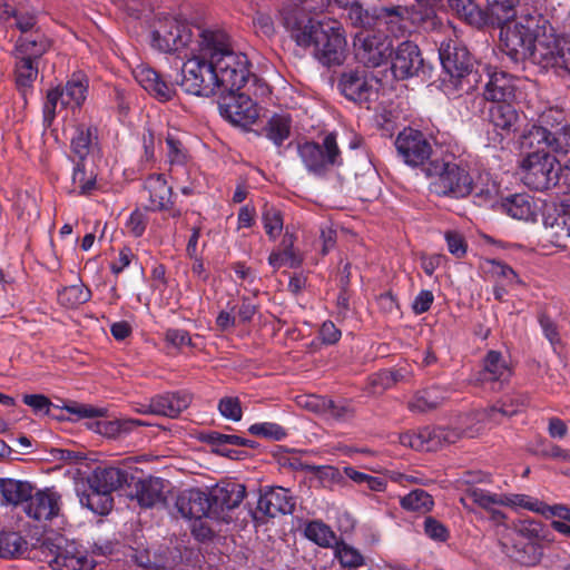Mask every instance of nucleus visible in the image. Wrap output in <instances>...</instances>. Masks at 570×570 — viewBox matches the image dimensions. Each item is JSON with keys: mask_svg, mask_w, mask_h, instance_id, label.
<instances>
[{"mask_svg": "<svg viewBox=\"0 0 570 570\" xmlns=\"http://www.w3.org/2000/svg\"><path fill=\"white\" fill-rule=\"evenodd\" d=\"M472 193H474L480 204L494 209H498V204L502 199L500 198V186L495 180L491 179L488 173L480 174L476 180L473 179Z\"/></svg>", "mask_w": 570, "mask_h": 570, "instance_id": "39", "label": "nucleus"}, {"mask_svg": "<svg viewBox=\"0 0 570 570\" xmlns=\"http://www.w3.org/2000/svg\"><path fill=\"white\" fill-rule=\"evenodd\" d=\"M298 155L306 169L314 175H323L330 167L342 163L334 134L326 135L322 145L313 141L299 145Z\"/></svg>", "mask_w": 570, "mask_h": 570, "instance_id": "10", "label": "nucleus"}, {"mask_svg": "<svg viewBox=\"0 0 570 570\" xmlns=\"http://www.w3.org/2000/svg\"><path fill=\"white\" fill-rule=\"evenodd\" d=\"M199 43L181 57L180 86L187 94L210 97L219 90H237L249 78L246 55L234 50L229 36L222 29L199 35Z\"/></svg>", "mask_w": 570, "mask_h": 570, "instance_id": "1", "label": "nucleus"}, {"mask_svg": "<svg viewBox=\"0 0 570 570\" xmlns=\"http://www.w3.org/2000/svg\"><path fill=\"white\" fill-rule=\"evenodd\" d=\"M513 219L534 220L539 213V206L533 197L525 193L509 195L501 199L498 209Z\"/></svg>", "mask_w": 570, "mask_h": 570, "instance_id": "26", "label": "nucleus"}, {"mask_svg": "<svg viewBox=\"0 0 570 570\" xmlns=\"http://www.w3.org/2000/svg\"><path fill=\"white\" fill-rule=\"evenodd\" d=\"M444 239L449 252L455 257L461 258L466 254L468 245L460 233L455 230H448L444 233Z\"/></svg>", "mask_w": 570, "mask_h": 570, "instance_id": "61", "label": "nucleus"}, {"mask_svg": "<svg viewBox=\"0 0 570 570\" xmlns=\"http://www.w3.org/2000/svg\"><path fill=\"white\" fill-rule=\"evenodd\" d=\"M292 39L298 47L313 48L315 58L325 66H340L346 57L347 40L343 24L333 18H306L293 23L286 19Z\"/></svg>", "mask_w": 570, "mask_h": 570, "instance_id": "3", "label": "nucleus"}, {"mask_svg": "<svg viewBox=\"0 0 570 570\" xmlns=\"http://www.w3.org/2000/svg\"><path fill=\"white\" fill-rule=\"evenodd\" d=\"M264 229L271 239H276L283 230V217L279 210L273 207H265L262 214Z\"/></svg>", "mask_w": 570, "mask_h": 570, "instance_id": "55", "label": "nucleus"}, {"mask_svg": "<svg viewBox=\"0 0 570 570\" xmlns=\"http://www.w3.org/2000/svg\"><path fill=\"white\" fill-rule=\"evenodd\" d=\"M501 507H508L514 511L528 510L538 513L542 509V501L521 493H502Z\"/></svg>", "mask_w": 570, "mask_h": 570, "instance_id": "49", "label": "nucleus"}, {"mask_svg": "<svg viewBox=\"0 0 570 570\" xmlns=\"http://www.w3.org/2000/svg\"><path fill=\"white\" fill-rule=\"evenodd\" d=\"M377 11H368L363 9L360 1L355 2L351 8L347 9L348 19L355 27L371 28L376 26Z\"/></svg>", "mask_w": 570, "mask_h": 570, "instance_id": "54", "label": "nucleus"}, {"mask_svg": "<svg viewBox=\"0 0 570 570\" xmlns=\"http://www.w3.org/2000/svg\"><path fill=\"white\" fill-rule=\"evenodd\" d=\"M145 191L148 194L149 209L163 210L170 204L171 187L163 175L154 174L145 180Z\"/></svg>", "mask_w": 570, "mask_h": 570, "instance_id": "33", "label": "nucleus"}, {"mask_svg": "<svg viewBox=\"0 0 570 570\" xmlns=\"http://www.w3.org/2000/svg\"><path fill=\"white\" fill-rule=\"evenodd\" d=\"M424 175L431 179V190L439 196L462 198L473 190V176L468 163L445 155L429 161L423 168Z\"/></svg>", "mask_w": 570, "mask_h": 570, "instance_id": "4", "label": "nucleus"}, {"mask_svg": "<svg viewBox=\"0 0 570 570\" xmlns=\"http://www.w3.org/2000/svg\"><path fill=\"white\" fill-rule=\"evenodd\" d=\"M488 80L484 85L483 97L493 104L515 101V78L505 71L498 70L490 65L484 66Z\"/></svg>", "mask_w": 570, "mask_h": 570, "instance_id": "17", "label": "nucleus"}, {"mask_svg": "<svg viewBox=\"0 0 570 570\" xmlns=\"http://www.w3.org/2000/svg\"><path fill=\"white\" fill-rule=\"evenodd\" d=\"M343 472L355 484L363 485L370 491L383 492L386 489V482L382 478L360 472L353 466H344Z\"/></svg>", "mask_w": 570, "mask_h": 570, "instance_id": "50", "label": "nucleus"}, {"mask_svg": "<svg viewBox=\"0 0 570 570\" xmlns=\"http://www.w3.org/2000/svg\"><path fill=\"white\" fill-rule=\"evenodd\" d=\"M489 122L502 138L513 135L521 122V116L514 107V101L493 104L489 109Z\"/></svg>", "mask_w": 570, "mask_h": 570, "instance_id": "24", "label": "nucleus"}, {"mask_svg": "<svg viewBox=\"0 0 570 570\" xmlns=\"http://www.w3.org/2000/svg\"><path fill=\"white\" fill-rule=\"evenodd\" d=\"M165 480L161 478L149 476L139 480L136 483V499L139 505L153 508L165 501Z\"/></svg>", "mask_w": 570, "mask_h": 570, "instance_id": "32", "label": "nucleus"}, {"mask_svg": "<svg viewBox=\"0 0 570 570\" xmlns=\"http://www.w3.org/2000/svg\"><path fill=\"white\" fill-rule=\"evenodd\" d=\"M51 46V41L41 33H35L29 37H20L17 40L13 56L28 57L35 61L38 60Z\"/></svg>", "mask_w": 570, "mask_h": 570, "instance_id": "36", "label": "nucleus"}, {"mask_svg": "<svg viewBox=\"0 0 570 570\" xmlns=\"http://www.w3.org/2000/svg\"><path fill=\"white\" fill-rule=\"evenodd\" d=\"M88 78L82 72H75L63 87H56L47 92L43 104V120L48 125L63 110H76L87 99Z\"/></svg>", "mask_w": 570, "mask_h": 570, "instance_id": "8", "label": "nucleus"}, {"mask_svg": "<svg viewBox=\"0 0 570 570\" xmlns=\"http://www.w3.org/2000/svg\"><path fill=\"white\" fill-rule=\"evenodd\" d=\"M257 508L268 517L278 513L291 514L295 508V500L288 489L276 487L259 497Z\"/></svg>", "mask_w": 570, "mask_h": 570, "instance_id": "28", "label": "nucleus"}, {"mask_svg": "<svg viewBox=\"0 0 570 570\" xmlns=\"http://www.w3.org/2000/svg\"><path fill=\"white\" fill-rule=\"evenodd\" d=\"M379 30L385 28L393 37L399 38L407 31L406 20L400 9L381 8L377 11V21L375 26Z\"/></svg>", "mask_w": 570, "mask_h": 570, "instance_id": "40", "label": "nucleus"}, {"mask_svg": "<svg viewBox=\"0 0 570 570\" xmlns=\"http://www.w3.org/2000/svg\"><path fill=\"white\" fill-rule=\"evenodd\" d=\"M306 471L313 473L323 485L337 483L341 480L340 470L331 465L306 466Z\"/></svg>", "mask_w": 570, "mask_h": 570, "instance_id": "60", "label": "nucleus"}, {"mask_svg": "<svg viewBox=\"0 0 570 570\" xmlns=\"http://www.w3.org/2000/svg\"><path fill=\"white\" fill-rule=\"evenodd\" d=\"M213 519L228 521L227 512L237 508L246 495V488L240 483H227L215 487L209 492Z\"/></svg>", "mask_w": 570, "mask_h": 570, "instance_id": "19", "label": "nucleus"}, {"mask_svg": "<svg viewBox=\"0 0 570 570\" xmlns=\"http://www.w3.org/2000/svg\"><path fill=\"white\" fill-rule=\"evenodd\" d=\"M522 148L546 147L554 153H568L570 149V126L561 110L549 108L541 112L538 124L528 128L520 138Z\"/></svg>", "mask_w": 570, "mask_h": 570, "instance_id": "5", "label": "nucleus"}, {"mask_svg": "<svg viewBox=\"0 0 570 570\" xmlns=\"http://www.w3.org/2000/svg\"><path fill=\"white\" fill-rule=\"evenodd\" d=\"M304 535L322 548H332L337 541L335 532L320 520L308 522L304 528Z\"/></svg>", "mask_w": 570, "mask_h": 570, "instance_id": "42", "label": "nucleus"}, {"mask_svg": "<svg viewBox=\"0 0 570 570\" xmlns=\"http://www.w3.org/2000/svg\"><path fill=\"white\" fill-rule=\"evenodd\" d=\"M424 532L430 539L440 542H444L449 537L446 527L432 517L424 520Z\"/></svg>", "mask_w": 570, "mask_h": 570, "instance_id": "64", "label": "nucleus"}, {"mask_svg": "<svg viewBox=\"0 0 570 570\" xmlns=\"http://www.w3.org/2000/svg\"><path fill=\"white\" fill-rule=\"evenodd\" d=\"M400 504L404 510L426 513L433 508L434 502L426 491L416 489L402 497Z\"/></svg>", "mask_w": 570, "mask_h": 570, "instance_id": "45", "label": "nucleus"}, {"mask_svg": "<svg viewBox=\"0 0 570 570\" xmlns=\"http://www.w3.org/2000/svg\"><path fill=\"white\" fill-rule=\"evenodd\" d=\"M282 246V250L271 253L268 264L275 269L283 266H287L289 268L297 267L301 264L302 258L294 249V240L291 234H285Z\"/></svg>", "mask_w": 570, "mask_h": 570, "instance_id": "41", "label": "nucleus"}, {"mask_svg": "<svg viewBox=\"0 0 570 570\" xmlns=\"http://www.w3.org/2000/svg\"><path fill=\"white\" fill-rule=\"evenodd\" d=\"M91 292L81 282L66 286L58 293L59 302L67 307H77L88 302Z\"/></svg>", "mask_w": 570, "mask_h": 570, "instance_id": "48", "label": "nucleus"}, {"mask_svg": "<svg viewBox=\"0 0 570 570\" xmlns=\"http://www.w3.org/2000/svg\"><path fill=\"white\" fill-rule=\"evenodd\" d=\"M14 78L16 86L21 94L22 98L27 100V96L32 91L33 82L38 77V63L37 61L29 59L28 57H14Z\"/></svg>", "mask_w": 570, "mask_h": 570, "instance_id": "35", "label": "nucleus"}, {"mask_svg": "<svg viewBox=\"0 0 570 570\" xmlns=\"http://www.w3.org/2000/svg\"><path fill=\"white\" fill-rule=\"evenodd\" d=\"M422 63L419 47L412 41H403L395 49L391 71L395 79H407L419 72Z\"/></svg>", "mask_w": 570, "mask_h": 570, "instance_id": "21", "label": "nucleus"}, {"mask_svg": "<svg viewBox=\"0 0 570 570\" xmlns=\"http://www.w3.org/2000/svg\"><path fill=\"white\" fill-rule=\"evenodd\" d=\"M439 58L443 70L453 79H461L471 71L472 58L458 40L442 41Z\"/></svg>", "mask_w": 570, "mask_h": 570, "instance_id": "16", "label": "nucleus"}, {"mask_svg": "<svg viewBox=\"0 0 570 570\" xmlns=\"http://www.w3.org/2000/svg\"><path fill=\"white\" fill-rule=\"evenodd\" d=\"M248 432L256 436H262L275 441H281L286 436L283 426L274 422L255 423L248 428Z\"/></svg>", "mask_w": 570, "mask_h": 570, "instance_id": "56", "label": "nucleus"}, {"mask_svg": "<svg viewBox=\"0 0 570 570\" xmlns=\"http://www.w3.org/2000/svg\"><path fill=\"white\" fill-rule=\"evenodd\" d=\"M33 557L47 562L52 570H90L94 562L86 551L61 535L43 540L33 549Z\"/></svg>", "mask_w": 570, "mask_h": 570, "instance_id": "7", "label": "nucleus"}, {"mask_svg": "<svg viewBox=\"0 0 570 570\" xmlns=\"http://www.w3.org/2000/svg\"><path fill=\"white\" fill-rule=\"evenodd\" d=\"M237 90H219L222 95L218 104L219 114L230 124L247 127L253 125L258 116V107L247 95Z\"/></svg>", "mask_w": 570, "mask_h": 570, "instance_id": "12", "label": "nucleus"}, {"mask_svg": "<svg viewBox=\"0 0 570 570\" xmlns=\"http://www.w3.org/2000/svg\"><path fill=\"white\" fill-rule=\"evenodd\" d=\"M217 28H203L190 24L176 17L159 18L150 36L151 47L164 53H176L180 58L198 45L200 33L213 32Z\"/></svg>", "mask_w": 570, "mask_h": 570, "instance_id": "6", "label": "nucleus"}, {"mask_svg": "<svg viewBox=\"0 0 570 570\" xmlns=\"http://www.w3.org/2000/svg\"><path fill=\"white\" fill-rule=\"evenodd\" d=\"M546 238L554 246H564L570 237V210L554 208L543 215Z\"/></svg>", "mask_w": 570, "mask_h": 570, "instance_id": "29", "label": "nucleus"}, {"mask_svg": "<svg viewBox=\"0 0 570 570\" xmlns=\"http://www.w3.org/2000/svg\"><path fill=\"white\" fill-rule=\"evenodd\" d=\"M449 396L448 390L442 386H432L417 392L409 402L413 412H426L440 405Z\"/></svg>", "mask_w": 570, "mask_h": 570, "instance_id": "38", "label": "nucleus"}, {"mask_svg": "<svg viewBox=\"0 0 570 570\" xmlns=\"http://www.w3.org/2000/svg\"><path fill=\"white\" fill-rule=\"evenodd\" d=\"M178 513L188 520L200 521L203 518L213 519L210 495L199 489H188L176 499Z\"/></svg>", "mask_w": 570, "mask_h": 570, "instance_id": "18", "label": "nucleus"}, {"mask_svg": "<svg viewBox=\"0 0 570 570\" xmlns=\"http://www.w3.org/2000/svg\"><path fill=\"white\" fill-rule=\"evenodd\" d=\"M71 191L77 195H89L96 188V175L87 171L82 161H78L72 171Z\"/></svg>", "mask_w": 570, "mask_h": 570, "instance_id": "46", "label": "nucleus"}, {"mask_svg": "<svg viewBox=\"0 0 570 570\" xmlns=\"http://www.w3.org/2000/svg\"><path fill=\"white\" fill-rule=\"evenodd\" d=\"M335 558L340 561L344 568H358L364 564L363 556L354 547L348 546L344 542L334 544Z\"/></svg>", "mask_w": 570, "mask_h": 570, "instance_id": "53", "label": "nucleus"}, {"mask_svg": "<svg viewBox=\"0 0 570 570\" xmlns=\"http://www.w3.org/2000/svg\"><path fill=\"white\" fill-rule=\"evenodd\" d=\"M220 414L232 421L238 422L242 419V407L237 397H224L219 401Z\"/></svg>", "mask_w": 570, "mask_h": 570, "instance_id": "63", "label": "nucleus"}, {"mask_svg": "<svg viewBox=\"0 0 570 570\" xmlns=\"http://www.w3.org/2000/svg\"><path fill=\"white\" fill-rule=\"evenodd\" d=\"M127 482V472L114 466L97 468L88 479L89 489L107 494L122 488Z\"/></svg>", "mask_w": 570, "mask_h": 570, "instance_id": "31", "label": "nucleus"}, {"mask_svg": "<svg viewBox=\"0 0 570 570\" xmlns=\"http://www.w3.org/2000/svg\"><path fill=\"white\" fill-rule=\"evenodd\" d=\"M190 401L187 393H167L151 399L150 403L144 405L138 412L175 417L188 407Z\"/></svg>", "mask_w": 570, "mask_h": 570, "instance_id": "27", "label": "nucleus"}, {"mask_svg": "<svg viewBox=\"0 0 570 570\" xmlns=\"http://www.w3.org/2000/svg\"><path fill=\"white\" fill-rule=\"evenodd\" d=\"M544 148H537L520 161L521 179L534 190H547L559 184L558 160Z\"/></svg>", "mask_w": 570, "mask_h": 570, "instance_id": "9", "label": "nucleus"}, {"mask_svg": "<svg viewBox=\"0 0 570 570\" xmlns=\"http://www.w3.org/2000/svg\"><path fill=\"white\" fill-rule=\"evenodd\" d=\"M33 488L30 482L14 479H0L1 503L6 505H26Z\"/></svg>", "mask_w": 570, "mask_h": 570, "instance_id": "34", "label": "nucleus"}, {"mask_svg": "<svg viewBox=\"0 0 570 570\" xmlns=\"http://www.w3.org/2000/svg\"><path fill=\"white\" fill-rule=\"evenodd\" d=\"M392 41L382 33L360 31L354 38L355 56L360 62L376 68L392 56Z\"/></svg>", "mask_w": 570, "mask_h": 570, "instance_id": "13", "label": "nucleus"}, {"mask_svg": "<svg viewBox=\"0 0 570 570\" xmlns=\"http://www.w3.org/2000/svg\"><path fill=\"white\" fill-rule=\"evenodd\" d=\"M79 501L82 507H86L96 514H107L112 507V499L110 494L99 492L90 489L89 493L79 495Z\"/></svg>", "mask_w": 570, "mask_h": 570, "instance_id": "47", "label": "nucleus"}, {"mask_svg": "<svg viewBox=\"0 0 570 570\" xmlns=\"http://www.w3.org/2000/svg\"><path fill=\"white\" fill-rule=\"evenodd\" d=\"M291 117L286 114L273 115L266 127V136L275 144L281 145L289 136Z\"/></svg>", "mask_w": 570, "mask_h": 570, "instance_id": "44", "label": "nucleus"}, {"mask_svg": "<svg viewBox=\"0 0 570 570\" xmlns=\"http://www.w3.org/2000/svg\"><path fill=\"white\" fill-rule=\"evenodd\" d=\"M135 80L158 101L165 102L176 94L173 83L167 82L161 76L148 65L139 63L132 69Z\"/></svg>", "mask_w": 570, "mask_h": 570, "instance_id": "22", "label": "nucleus"}, {"mask_svg": "<svg viewBox=\"0 0 570 570\" xmlns=\"http://www.w3.org/2000/svg\"><path fill=\"white\" fill-rule=\"evenodd\" d=\"M26 540L16 532L0 534L1 558H17L26 551Z\"/></svg>", "mask_w": 570, "mask_h": 570, "instance_id": "51", "label": "nucleus"}, {"mask_svg": "<svg viewBox=\"0 0 570 570\" xmlns=\"http://www.w3.org/2000/svg\"><path fill=\"white\" fill-rule=\"evenodd\" d=\"M450 8L459 18L471 26H482L485 23V13L474 3L473 0H449Z\"/></svg>", "mask_w": 570, "mask_h": 570, "instance_id": "43", "label": "nucleus"}, {"mask_svg": "<svg viewBox=\"0 0 570 570\" xmlns=\"http://www.w3.org/2000/svg\"><path fill=\"white\" fill-rule=\"evenodd\" d=\"M298 405L323 416L330 405V399L321 395H305L298 399Z\"/></svg>", "mask_w": 570, "mask_h": 570, "instance_id": "62", "label": "nucleus"}, {"mask_svg": "<svg viewBox=\"0 0 570 570\" xmlns=\"http://www.w3.org/2000/svg\"><path fill=\"white\" fill-rule=\"evenodd\" d=\"M532 535H539L538 524H522L515 533L512 549L508 550L511 558L524 566L535 564L541 556L539 547L531 541Z\"/></svg>", "mask_w": 570, "mask_h": 570, "instance_id": "23", "label": "nucleus"}, {"mask_svg": "<svg viewBox=\"0 0 570 570\" xmlns=\"http://www.w3.org/2000/svg\"><path fill=\"white\" fill-rule=\"evenodd\" d=\"M353 410L346 401H333L330 399V405L324 411L323 417L327 421L341 422L352 416Z\"/></svg>", "mask_w": 570, "mask_h": 570, "instance_id": "59", "label": "nucleus"}, {"mask_svg": "<svg viewBox=\"0 0 570 570\" xmlns=\"http://www.w3.org/2000/svg\"><path fill=\"white\" fill-rule=\"evenodd\" d=\"M521 406L519 402H511V404H507L505 402L498 403L488 410L482 412V417L487 419L491 423H499L501 416H511L515 414Z\"/></svg>", "mask_w": 570, "mask_h": 570, "instance_id": "58", "label": "nucleus"}, {"mask_svg": "<svg viewBox=\"0 0 570 570\" xmlns=\"http://www.w3.org/2000/svg\"><path fill=\"white\" fill-rule=\"evenodd\" d=\"M460 433L448 431L443 426L423 428L417 432H405L400 434L399 441L403 446L417 451H434L443 443H453Z\"/></svg>", "mask_w": 570, "mask_h": 570, "instance_id": "15", "label": "nucleus"}, {"mask_svg": "<svg viewBox=\"0 0 570 570\" xmlns=\"http://www.w3.org/2000/svg\"><path fill=\"white\" fill-rule=\"evenodd\" d=\"M394 146L404 164L413 168H424L433 151L426 136L412 127H405L397 134Z\"/></svg>", "mask_w": 570, "mask_h": 570, "instance_id": "11", "label": "nucleus"}, {"mask_svg": "<svg viewBox=\"0 0 570 570\" xmlns=\"http://www.w3.org/2000/svg\"><path fill=\"white\" fill-rule=\"evenodd\" d=\"M338 88L348 100L366 104L376 99L379 80L365 69H353L342 73Z\"/></svg>", "mask_w": 570, "mask_h": 570, "instance_id": "14", "label": "nucleus"}, {"mask_svg": "<svg viewBox=\"0 0 570 570\" xmlns=\"http://www.w3.org/2000/svg\"><path fill=\"white\" fill-rule=\"evenodd\" d=\"M469 501L491 512V519L498 523L505 519V514L495 509V507H501L502 493L491 492L476 487H470L466 489L464 495L460 499V502L466 509L470 508Z\"/></svg>", "mask_w": 570, "mask_h": 570, "instance_id": "30", "label": "nucleus"}, {"mask_svg": "<svg viewBox=\"0 0 570 570\" xmlns=\"http://www.w3.org/2000/svg\"><path fill=\"white\" fill-rule=\"evenodd\" d=\"M502 50L513 60L530 59L542 68L570 72V38L554 33L548 20L538 13L520 14L500 30Z\"/></svg>", "mask_w": 570, "mask_h": 570, "instance_id": "2", "label": "nucleus"}, {"mask_svg": "<svg viewBox=\"0 0 570 570\" xmlns=\"http://www.w3.org/2000/svg\"><path fill=\"white\" fill-rule=\"evenodd\" d=\"M148 423L135 419H117L110 421H96L90 429L109 439H117L128 434L137 426H145Z\"/></svg>", "mask_w": 570, "mask_h": 570, "instance_id": "37", "label": "nucleus"}, {"mask_svg": "<svg viewBox=\"0 0 570 570\" xmlns=\"http://www.w3.org/2000/svg\"><path fill=\"white\" fill-rule=\"evenodd\" d=\"M61 497L52 489L39 490L31 493L23 510L26 514L37 521H49L59 515Z\"/></svg>", "mask_w": 570, "mask_h": 570, "instance_id": "20", "label": "nucleus"}, {"mask_svg": "<svg viewBox=\"0 0 570 570\" xmlns=\"http://www.w3.org/2000/svg\"><path fill=\"white\" fill-rule=\"evenodd\" d=\"M204 442L212 445L213 449L217 446H226L228 444L233 445H239V446H246L248 445L249 441L240 438L238 435L234 434H224L216 431H210L208 433H205L202 438Z\"/></svg>", "mask_w": 570, "mask_h": 570, "instance_id": "57", "label": "nucleus"}, {"mask_svg": "<svg viewBox=\"0 0 570 570\" xmlns=\"http://www.w3.org/2000/svg\"><path fill=\"white\" fill-rule=\"evenodd\" d=\"M511 374V368L503 355L500 352L490 351L483 360V366L479 372L478 381L491 383L493 390H500L509 381Z\"/></svg>", "mask_w": 570, "mask_h": 570, "instance_id": "25", "label": "nucleus"}, {"mask_svg": "<svg viewBox=\"0 0 570 570\" xmlns=\"http://www.w3.org/2000/svg\"><path fill=\"white\" fill-rule=\"evenodd\" d=\"M94 132L90 128L78 127L71 138L72 154L83 161L90 153Z\"/></svg>", "mask_w": 570, "mask_h": 570, "instance_id": "52", "label": "nucleus"}]
</instances>
